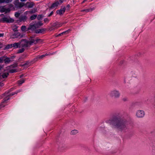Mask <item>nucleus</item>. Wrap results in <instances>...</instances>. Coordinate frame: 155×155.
I'll return each mask as SVG.
<instances>
[{
    "mask_svg": "<svg viewBox=\"0 0 155 155\" xmlns=\"http://www.w3.org/2000/svg\"><path fill=\"white\" fill-rule=\"evenodd\" d=\"M65 7H64L63 8H61L60 10H57L56 12L57 14H59L60 15H61L64 14L65 12Z\"/></svg>",
    "mask_w": 155,
    "mask_h": 155,
    "instance_id": "nucleus-9",
    "label": "nucleus"
},
{
    "mask_svg": "<svg viewBox=\"0 0 155 155\" xmlns=\"http://www.w3.org/2000/svg\"><path fill=\"white\" fill-rule=\"evenodd\" d=\"M45 30L44 29H39L35 31V32L36 33H41L42 32L45 31Z\"/></svg>",
    "mask_w": 155,
    "mask_h": 155,
    "instance_id": "nucleus-17",
    "label": "nucleus"
},
{
    "mask_svg": "<svg viewBox=\"0 0 155 155\" xmlns=\"http://www.w3.org/2000/svg\"><path fill=\"white\" fill-rule=\"evenodd\" d=\"M154 108H155V105H154Z\"/></svg>",
    "mask_w": 155,
    "mask_h": 155,
    "instance_id": "nucleus-57",
    "label": "nucleus"
},
{
    "mask_svg": "<svg viewBox=\"0 0 155 155\" xmlns=\"http://www.w3.org/2000/svg\"><path fill=\"white\" fill-rule=\"evenodd\" d=\"M127 120L122 115L116 116L112 123L114 127L120 131L125 130L127 129Z\"/></svg>",
    "mask_w": 155,
    "mask_h": 155,
    "instance_id": "nucleus-1",
    "label": "nucleus"
},
{
    "mask_svg": "<svg viewBox=\"0 0 155 155\" xmlns=\"http://www.w3.org/2000/svg\"><path fill=\"white\" fill-rule=\"evenodd\" d=\"M69 30H67L65 31H64V32H63L61 33V34H58V36H60L61 35H63V34H64L65 33H66V32H68V31H69Z\"/></svg>",
    "mask_w": 155,
    "mask_h": 155,
    "instance_id": "nucleus-36",
    "label": "nucleus"
},
{
    "mask_svg": "<svg viewBox=\"0 0 155 155\" xmlns=\"http://www.w3.org/2000/svg\"><path fill=\"white\" fill-rule=\"evenodd\" d=\"M11 47H14V48H16L20 47V43H15L14 44H11L10 45Z\"/></svg>",
    "mask_w": 155,
    "mask_h": 155,
    "instance_id": "nucleus-8",
    "label": "nucleus"
},
{
    "mask_svg": "<svg viewBox=\"0 0 155 155\" xmlns=\"http://www.w3.org/2000/svg\"><path fill=\"white\" fill-rule=\"evenodd\" d=\"M16 72V70L15 69H11L9 71V72L10 73H13Z\"/></svg>",
    "mask_w": 155,
    "mask_h": 155,
    "instance_id": "nucleus-33",
    "label": "nucleus"
},
{
    "mask_svg": "<svg viewBox=\"0 0 155 155\" xmlns=\"http://www.w3.org/2000/svg\"><path fill=\"white\" fill-rule=\"evenodd\" d=\"M70 7V6L69 5H68L67 6V7L68 8H69Z\"/></svg>",
    "mask_w": 155,
    "mask_h": 155,
    "instance_id": "nucleus-48",
    "label": "nucleus"
},
{
    "mask_svg": "<svg viewBox=\"0 0 155 155\" xmlns=\"http://www.w3.org/2000/svg\"><path fill=\"white\" fill-rule=\"evenodd\" d=\"M21 90H19L18 91H16L15 92H14V93H12L11 94H10L9 95V96H13V95H14V94H17L18 93L20 92L21 91Z\"/></svg>",
    "mask_w": 155,
    "mask_h": 155,
    "instance_id": "nucleus-22",
    "label": "nucleus"
},
{
    "mask_svg": "<svg viewBox=\"0 0 155 155\" xmlns=\"http://www.w3.org/2000/svg\"><path fill=\"white\" fill-rule=\"evenodd\" d=\"M154 108H155V105H154Z\"/></svg>",
    "mask_w": 155,
    "mask_h": 155,
    "instance_id": "nucleus-58",
    "label": "nucleus"
},
{
    "mask_svg": "<svg viewBox=\"0 0 155 155\" xmlns=\"http://www.w3.org/2000/svg\"><path fill=\"white\" fill-rule=\"evenodd\" d=\"M126 62L124 60H121L120 62V64L121 65L126 64Z\"/></svg>",
    "mask_w": 155,
    "mask_h": 155,
    "instance_id": "nucleus-30",
    "label": "nucleus"
},
{
    "mask_svg": "<svg viewBox=\"0 0 155 155\" xmlns=\"http://www.w3.org/2000/svg\"><path fill=\"white\" fill-rule=\"evenodd\" d=\"M9 99V96L8 95L7 96L5 97L4 99V101H8Z\"/></svg>",
    "mask_w": 155,
    "mask_h": 155,
    "instance_id": "nucleus-35",
    "label": "nucleus"
},
{
    "mask_svg": "<svg viewBox=\"0 0 155 155\" xmlns=\"http://www.w3.org/2000/svg\"><path fill=\"white\" fill-rule=\"evenodd\" d=\"M21 59V58H19V59L18 60V61H20V59Z\"/></svg>",
    "mask_w": 155,
    "mask_h": 155,
    "instance_id": "nucleus-55",
    "label": "nucleus"
},
{
    "mask_svg": "<svg viewBox=\"0 0 155 155\" xmlns=\"http://www.w3.org/2000/svg\"><path fill=\"white\" fill-rule=\"evenodd\" d=\"M86 1V0H84L83 1V3H84L85 2V1Z\"/></svg>",
    "mask_w": 155,
    "mask_h": 155,
    "instance_id": "nucleus-53",
    "label": "nucleus"
},
{
    "mask_svg": "<svg viewBox=\"0 0 155 155\" xmlns=\"http://www.w3.org/2000/svg\"><path fill=\"white\" fill-rule=\"evenodd\" d=\"M18 66L17 64L15 63L11 65V66L13 68H15L16 67Z\"/></svg>",
    "mask_w": 155,
    "mask_h": 155,
    "instance_id": "nucleus-38",
    "label": "nucleus"
},
{
    "mask_svg": "<svg viewBox=\"0 0 155 155\" xmlns=\"http://www.w3.org/2000/svg\"><path fill=\"white\" fill-rule=\"evenodd\" d=\"M45 55H42L41 56H40L39 57H37L36 58V59H42V58L45 57Z\"/></svg>",
    "mask_w": 155,
    "mask_h": 155,
    "instance_id": "nucleus-32",
    "label": "nucleus"
},
{
    "mask_svg": "<svg viewBox=\"0 0 155 155\" xmlns=\"http://www.w3.org/2000/svg\"><path fill=\"white\" fill-rule=\"evenodd\" d=\"M37 15L34 14V15H31L30 17V19L31 20H33L37 18Z\"/></svg>",
    "mask_w": 155,
    "mask_h": 155,
    "instance_id": "nucleus-20",
    "label": "nucleus"
},
{
    "mask_svg": "<svg viewBox=\"0 0 155 155\" xmlns=\"http://www.w3.org/2000/svg\"><path fill=\"white\" fill-rule=\"evenodd\" d=\"M12 0H1L0 1L2 3L5 2L6 3H8L11 2Z\"/></svg>",
    "mask_w": 155,
    "mask_h": 155,
    "instance_id": "nucleus-21",
    "label": "nucleus"
},
{
    "mask_svg": "<svg viewBox=\"0 0 155 155\" xmlns=\"http://www.w3.org/2000/svg\"><path fill=\"white\" fill-rule=\"evenodd\" d=\"M44 21L45 22H48L49 21V20L47 18L44 19Z\"/></svg>",
    "mask_w": 155,
    "mask_h": 155,
    "instance_id": "nucleus-42",
    "label": "nucleus"
},
{
    "mask_svg": "<svg viewBox=\"0 0 155 155\" xmlns=\"http://www.w3.org/2000/svg\"><path fill=\"white\" fill-rule=\"evenodd\" d=\"M95 9L94 7H93L92 8H90L88 9H83L81 10L82 12H91L93 10Z\"/></svg>",
    "mask_w": 155,
    "mask_h": 155,
    "instance_id": "nucleus-14",
    "label": "nucleus"
},
{
    "mask_svg": "<svg viewBox=\"0 0 155 155\" xmlns=\"http://www.w3.org/2000/svg\"><path fill=\"white\" fill-rule=\"evenodd\" d=\"M3 57V61H4V62L6 64H8L9 63L13 61V60L10 59V58L6 57L4 58V57Z\"/></svg>",
    "mask_w": 155,
    "mask_h": 155,
    "instance_id": "nucleus-11",
    "label": "nucleus"
},
{
    "mask_svg": "<svg viewBox=\"0 0 155 155\" xmlns=\"http://www.w3.org/2000/svg\"><path fill=\"white\" fill-rule=\"evenodd\" d=\"M59 4V3L58 2H57L53 4H52L51 6L49 7L50 9H53L55 8V7H57L58 5Z\"/></svg>",
    "mask_w": 155,
    "mask_h": 155,
    "instance_id": "nucleus-13",
    "label": "nucleus"
},
{
    "mask_svg": "<svg viewBox=\"0 0 155 155\" xmlns=\"http://www.w3.org/2000/svg\"><path fill=\"white\" fill-rule=\"evenodd\" d=\"M86 1V0H84L83 1V3H84L85 2V1Z\"/></svg>",
    "mask_w": 155,
    "mask_h": 155,
    "instance_id": "nucleus-54",
    "label": "nucleus"
},
{
    "mask_svg": "<svg viewBox=\"0 0 155 155\" xmlns=\"http://www.w3.org/2000/svg\"><path fill=\"white\" fill-rule=\"evenodd\" d=\"M27 28H26V27L25 26V25H23L21 27V30L23 31H26V29H27Z\"/></svg>",
    "mask_w": 155,
    "mask_h": 155,
    "instance_id": "nucleus-26",
    "label": "nucleus"
},
{
    "mask_svg": "<svg viewBox=\"0 0 155 155\" xmlns=\"http://www.w3.org/2000/svg\"><path fill=\"white\" fill-rule=\"evenodd\" d=\"M15 58V56H12L11 58H10V59L12 60V59L14 58Z\"/></svg>",
    "mask_w": 155,
    "mask_h": 155,
    "instance_id": "nucleus-46",
    "label": "nucleus"
},
{
    "mask_svg": "<svg viewBox=\"0 0 155 155\" xmlns=\"http://www.w3.org/2000/svg\"><path fill=\"white\" fill-rule=\"evenodd\" d=\"M26 7L28 8H32L34 5V3L33 2H27L25 4Z\"/></svg>",
    "mask_w": 155,
    "mask_h": 155,
    "instance_id": "nucleus-10",
    "label": "nucleus"
},
{
    "mask_svg": "<svg viewBox=\"0 0 155 155\" xmlns=\"http://www.w3.org/2000/svg\"><path fill=\"white\" fill-rule=\"evenodd\" d=\"M30 62L29 61H26V63H25V64H23V65H24V66L28 65L29 64Z\"/></svg>",
    "mask_w": 155,
    "mask_h": 155,
    "instance_id": "nucleus-40",
    "label": "nucleus"
},
{
    "mask_svg": "<svg viewBox=\"0 0 155 155\" xmlns=\"http://www.w3.org/2000/svg\"><path fill=\"white\" fill-rule=\"evenodd\" d=\"M53 27H52V26L50 28H49V30L51 31L52 30L54 29L53 28Z\"/></svg>",
    "mask_w": 155,
    "mask_h": 155,
    "instance_id": "nucleus-44",
    "label": "nucleus"
},
{
    "mask_svg": "<svg viewBox=\"0 0 155 155\" xmlns=\"http://www.w3.org/2000/svg\"><path fill=\"white\" fill-rule=\"evenodd\" d=\"M4 67V65H0V70L2 69Z\"/></svg>",
    "mask_w": 155,
    "mask_h": 155,
    "instance_id": "nucleus-43",
    "label": "nucleus"
},
{
    "mask_svg": "<svg viewBox=\"0 0 155 155\" xmlns=\"http://www.w3.org/2000/svg\"><path fill=\"white\" fill-rule=\"evenodd\" d=\"M86 1V0H84L83 1V3H84L85 2V1Z\"/></svg>",
    "mask_w": 155,
    "mask_h": 155,
    "instance_id": "nucleus-52",
    "label": "nucleus"
},
{
    "mask_svg": "<svg viewBox=\"0 0 155 155\" xmlns=\"http://www.w3.org/2000/svg\"><path fill=\"white\" fill-rule=\"evenodd\" d=\"M110 96L112 97L115 98H118L120 97V94L119 91L114 89L112 90L109 94Z\"/></svg>",
    "mask_w": 155,
    "mask_h": 155,
    "instance_id": "nucleus-3",
    "label": "nucleus"
},
{
    "mask_svg": "<svg viewBox=\"0 0 155 155\" xmlns=\"http://www.w3.org/2000/svg\"><path fill=\"white\" fill-rule=\"evenodd\" d=\"M20 15V13L18 12H16L15 14V16L16 18H18L19 17Z\"/></svg>",
    "mask_w": 155,
    "mask_h": 155,
    "instance_id": "nucleus-34",
    "label": "nucleus"
},
{
    "mask_svg": "<svg viewBox=\"0 0 155 155\" xmlns=\"http://www.w3.org/2000/svg\"><path fill=\"white\" fill-rule=\"evenodd\" d=\"M53 14V12H52L50 13V14L48 15V17H50L51 15Z\"/></svg>",
    "mask_w": 155,
    "mask_h": 155,
    "instance_id": "nucleus-45",
    "label": "nucleus"
},
{
    "mask_svg": "<svg viewBox=\"0 0 155 155\" xmlns=\"http://www.w3.org/2000/svg\"><path fill=\"white\" fill-rule=\"evenodd\" d=\"M4 35L3 34H0V37H3Z\"/></svg>",
    "mask_w": 155,
    "mask_h": 155,
    "instance_id": "nucleus-47",
    "label": "nucleus"
},
{
    "mask_svg": "<svg viewBox=\"0 0 155 155\" xmlns=\"http://www.w3.org/2000/svg\"><path fill=\"white\" fill-rule=\"evenodd\" d=\"M78 132V131L76 130H72L71 132V135H75Z\"/></svg>",
    "mask_w": 155,
    "mask_h": 155,
    "instance_id": "nucleus-19",
    "label": "nucleus"
},
{
    "mask_svg": "<svg viewBox=\"0 0 155 155\" xmlns=\"http://www.w3.org/2000/svg\"><path fill=\"white\" fill-rule=\"evenodd\" d=\"M145 115V112L143 110H138L137 111L136 115L138 118H142Z\"/></svg>",
    "mask_w": 155,
    "mask_h": 155,
    "instance_id": "nucleus-6",
    "label": "nucleus"
},
{
    "mask_svg": "<svg viewBox=\"0 0 155 155\" xmlns=\"http://www.w3.org/2000/svg\"><path fill=\"white\" fill-rule=\"evenodd\" d=\"M2 83H0V87H2Z\"/></svg>",
    "mask_w": 155,
    "mask_h": 155,
    "instance_id": "nucleus-49",
    "label": "nucleus"
},
{
    "mask_svg": "<svg viewBox=\"0 0 155 155\" xmlns=\"http://www.w3.org/2000/svg\"><path fill=\"white\" fill-rule=\"evenodd\" d=\"M37 28L38 27V25L41 26L43 25V24L41 22L39 21L38 22L36 25Z\"/></svg>",
    "mask_w": 155,
    "mask_h": 155,
    "instance_id": "nucleus-27",
    "label": "nucleus"
},
{
    "mask_svg": "<svg viewBox=\"0 0 155 155\" xmlns=\"http://www.w3.org/2000/svg\"><path fill=\"white\" fill-rule=\"evenodd\" d=\"M3 21H6L7 22H9V20L8 18L7 17H4L2 18Z\"/></svg>",
    "mask_w": 155,
    "mask_h": 155,
    "instance_id": "nucleus-25",
    "label": "nucleus"
},
{
    "mask_svg": "<svg viewBox=\"0 0 155 155\" xmlns=\"http://www.w3.org/2000/svg\"><path fill=\"white\" fill-rule=\"evenodd\" d=\"M52 25V27H55L56 28H57L58 27L61 26V24L56 23L53 24Z\"/></svg>",
    "mask_w": 155,
    "mask_h": 155,
    "instance_id": "nucleus-18",
    "label": "nucleus"
},
{
    "mask_svg": "<svg viewBox=\"0 0 155 155\" xmlns=\"http://www.w3.org/2000/svg\"><path fill=\"white\" fill-rule=\"evenodd\" d=\"M25 49L24 48H22L21 49H19L18 50L17 53H21L23 52Z\"/></svg>",
    "mask_w": 155,
    "mask_h": 155,
    "instance_id": "nucleus-23",
    "label": "nucleus"
},
{
    "mask_svg": "<svg viewBox=\"0 0 155 155\" xmlns=\"http://www.w3.org/2000/svg\"><path fill=\"white\" fill-rule=\"evenodd\" d=\"M24 5H25V4L23 2L19 3L18 4V6L19 8H21Z\"/></svg>",
    "mask_w": 155,
    "mask_h": 155,
    "instance_id": "nucleus-24",
    "label": "nucleus"
},
{
    "mask_svg": "<svg viewBox=\"0 0 155 155\" xmlns=\"http://www.w3.org/2000/svg\"><path fill=\"white\" fill-rule=\"evenodd\" d=\"M19 66L21 67L24 66V65H23V64H20Z\"/></svg>",
    "mask_w": 155,
    "mask_h": 155,
    "instance_id": "nucleus-51",
    "label": "nucleus"
},
{
    "mask_svg": "<svg viewBox=\"0 0 155 155\" xmlns=\"http://www.w3.org/2000/svg\"><path fill=\"white\" fill-rule=\"evenodd\" d=\"M14 28H13V30L15 32H16L18 31L17 29V27L16 26H14Z\"/></svg>",
    "mask_w": 155,
    "mask_h": 155,
    "instance_id": "nucleus-37",
    "label": "nucleus"
},
{
    "mask_svg": "<svg viewBox=\"0 0 155 155\" xmlns=\"http://www.w3.org/2000/svg\"><path fill=\"white\" fill-rule=\"evenodd\" d=\"M43 17V15H38L37 18L38 20H40Z\"/></svg>",
    "mask_w": 155,
    "mask_h": 155,
    "instance_id": "nucleus-29",
    "label": "nucleus"
},
{
    "mask_svg": "<svg viewBox=\"0 0 155 155\" xmlns=\"http://www.w3.org/2000/svg\"><path fill=\"white\" fill-rule=\"evenodd\" d=\"M48 54H45V56L46 55H48Z\"/></svg>",
    "mask_w": 155,
    "mask_h": 155,
    "instance_id": "nucleus-56",
    "label": "nucleus"
},
{
    "mask_svg": "<svg viewBox=\"0 0 155 155\" xmlns=\"http://www.w3.org/2000/svg\"><path fill=\"white\" fill-rule=\"evenodd\" d=\"M9 75L8 73H4L0 76L3 78H5L7 77Z\"/></svg>",
    "mask_w": 155,
    "mask_h": 155,
    "instance_id": "nucleus-16",
    "label": "nucleus"
},
{
    "mask_svg": "<svg viewBox=\"0 0 155 155\" xmlns=\"http://www.w3.org/2000/svg\"><path fill=\"white\" fill-rule=\"evenodd\" d=\"M27 17L26 16L21 17L19 18V19L21 21H23L25 22L27 19Z\"/></svg>",
    "mask_w": 155,
    "mask_h": 155,
    "instance_id": "nucleus-15",
    "label": "nucleus"
},
{
    "mask_svg": "<svg viewBox=\"0 0 155 155\" xmlns=\"http://www.w3.org/2000/svg\"><path fill=\"white\" fill-rule=\"evenodd\" d=\"M24 82V80L23 79H21L19 81L18 83L19 84H21Z\"/></svg>",
    "mask_w": 155,
    "mask_h": 155,
    "instance_id": "nucleus-31",
    "label": "nucleus"
},
{
    "mask_svg": "<svg viewBox=\"0 0 155 155\" xmlns=\"http://www.w3.org/2000/svg\"><path fill=\"white\" fill-rule=\"evenodd\" d=\"M37 28L36 24H33V23H31L29 25L28 28H27L26 31L31 30V31H34Z\"/></svg>",
    "mask_w": 155,
    "mask_h": 155,
    "instance_id": "nucleus-5",
    "label": "nucleus"
},
{
    "mask_svg": "<svg viewBox=\"0 0 155 155\" xmlns=\"http://www.w3.org/2000/svg\"><path fill=\"white\" fill-rule=\"evenodd\" d=\"M3 62V57L0 58V63H2Z\"/></svg>",
    "mask_w": 155,
    "mask_h": 155,
    "instance_id": "nucleus-41",
    "label": "nucleus"
},
{
    "mask_svg": "<svg viewBox=\"0 0 155 155\" xmlns=\"http://www.w3.org/2000/svg\"><path fill=\"white\" fill-rule=\"evenodd\" d=\"M122 100L124 102H127L129 100L127 97H124L122 99Z\"/></svg>",
    "mask_w": 155,
    "mask_h": 155,
    "instance_id": "nucleus-28",
    "label": "nucleus"
},
{
    "mask_svg": "<svg viewBox=\"0 0 155 155\" xmlns=\"http://www.w3.org/2000/svg\"><path fill=\"white\" fill-rule=\"evenodd\" d=\"M35 12V11L33 10H31L30 11L28 12V13H29L30 14H31L34 13Z\"/></svg>",
    "mask_w": 155,
    "mask_h": 155,
    "instance_id": "nucleus-39",
    "label": "nucleus"
},
{
    "mask_svg": "<svg viewBox=\"0 0 155 155\" xmlns=\"http://www.w3.org/2000/svg\"><path fill=\"white\" fill-rule=\"evenodd\" d=\"M28 41L29 45L30 46L33 44L35 45L39 42H42V40L38 38H35L34 36H32L30 37Z\"/></svg>",
    "mask_w": 155,
    "mask_h": 155,
    "instance_id": "nucleus-2",
    "label": "nucleus"
},
{
    "mask_svg": "<svg viewBox=\"0 0 155 155\" xmlns=\"http://www.w3.org/2000/svg\"><path fill=\"white\" fill-rule=\"evenodd\" d=\"M27 0H20L21 2H25Z\"/></svg>",
    "mask_w": 155,
    "mask_h": 155,
    "instance_id": "nucleus-50",
    "label": "nucleus"
},
{
    "mask_svg": "<svg viewBox=\"0 0 155 155\" xmlns=\"http://www.w3.org/2000/svg\"><path fill=\"white\" fill-rule=\"evenodd\" d=\"M20 35V34L18 32H15L12 35L11 37L13 38H17Z\"/></svg>",
    "mask_w": 155,
    "mask_h": 155,
    "instance_id": "nucleus-12",
    "label": "nucleus"
},
{
    "mask_svg": "<svg viewBox=\"0 0 155 155\" xmlns=\"http://www.w3.org/2000/svg\"><path fill=\"white\" fill-rule=\"evenodd\" d=\"M20 43V47H21V48H23L25 49L30 46L28 41L26 40H22Z\"/></svg>",
    "mask_w": 155,
    "mask_h": 155,
    "instance_id": "nucleus-4",
    "label": "nucleus"
},
{
    "mask_svg": "<svg viewBox=\"0 0 155 155\" xmlns=\"http://www.w3.org/2000/svg\"><path fill=\"white\" fill-rule=\"evenodd\" d=\"M10 11L9 8H6L4 6L0 7V12L1 13L5 12V13L9 12Z\"/></svg>",
    "mask_w": 155,
    "mask_h": 155,
    "instance_id": "nucleus-7",
    "label": "nucleus"
}]
</instances>
